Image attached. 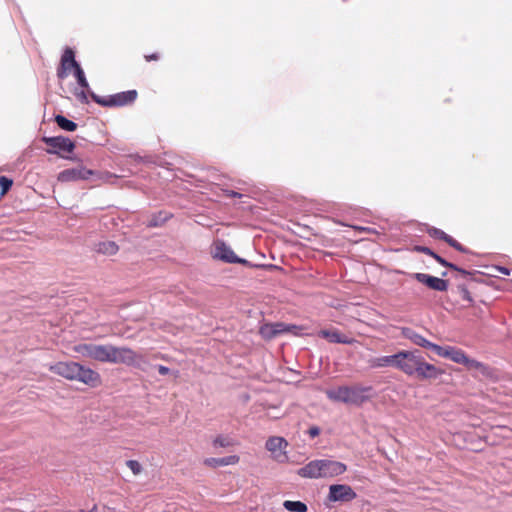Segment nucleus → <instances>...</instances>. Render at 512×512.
<instances>
[{
	"mask_svg": "<svg viewBox=\"0 0 512 512\" xmlns=\"http://www.w3.org/2000/svg\"><path fill=\"white\" fill-rule=\"evenodd\" d=\"M232 445L231 438L225 435H217L212 439V446L214 448H228Z\"/></svg>",
	"mask_w": 512,
	"mask_h": 512,
	"instance_id": "4be33fe9",
	"label": "nucleus"
},
{
	"mask_svg": "<svg viewBox=\"0 0 512 512\" xmlns=\"http://www.w3.org/2000/svg\"><path fill=\"white\" fill-rule=\"evenodd\" d=\"M69 76H72L77 84L82 88H86L88 86L84 73L76 63L74 54L71 50H67L62 56L61 69L59 71V77L62 80Z\"/></svg>",
	"mask_w": 512,
	"mask_h": 512,
	"instance_id": "20e7f679",
	"label": "nucleus"
},
{
	"mask_svg": "<svg viewBox=\"0 0 512 512\" xmlns=\"http://www.w3.org/2000/svg\"><path fill=\"white\" fill-rule=\"evenodd\" d=\"M288 447V441L281 436H270L265 442V449L271 459L279 464H285L290 461Z\"/></svg>",
	"mask_w": 512,
	"mask_h": 512,
	"instance_id": "423d86ee",
	"label": "nucleus"
},
{
	"mask_svg": "<svg viewBox=\"0 0 512 512\" xmlns=\"http://www.w3.org/2000/svg\"><path fill=\"white\" fill-rule=\"evenodd\" d=\"M136 97L137 92L135 90H131L115 94L107 99H102L97 96H94V99L97 103L104 106H123L133 102L136 99Z\"/></svg>",
	"mask_w": 512,
	"mask_h": 512,
	"instance_id": "9b49d317",
	"label": "nucleus"
},
{
	"mask_svg": "<svg viewBox=\"0 0 512 512\" xmlns=\"http://www.w3.org/2000/svg\"><path fill=\"white\" fill-rule=\"evenodd\" d=\"M380 366L396 367L405 374L424 380L436 379L444 371L434 364L428 363L417 351H400L379 360Z\"/></svg>",
	"mask_w": 512,
	"mask_h": 512,
	"instance_id": "f257e3e1",
	"label": "nucleus"
},
{
	"mask_svg": "<svg viewBox=\"0 0 512 512\" xmlns=\"http://www.w3.org/2000/svg\"><path fill=\"white\" fill-rule=\"evenodd\" d=\"M98 251L106 255H114L118 247L114 242L106 241L99 244Z\"/></svg>",
	"mask_w": 512,
	"mask_h": 512,
	"instance_id": "5701e85b",
	"label": "nucleus"
},
{
	"mask_svg": "<svg viewBox=\"0 0 512 512\" xmlns=\"http://www.w3.org/2000/svg\"><path fill=\"white\" fill-rule=\"evenodd\" d=\"M319 335L325 339H327L329 342H335V343H349V339L345 336H342L339 334L336 330H322L320 331Z\"/></svg>",
	"mask_w": 512,
	"mask_h": 512,
	"instance_id": "6ab92c4d",
	"label": "nucleus"
},
{
	"mask_svg": "<svg viewBox=\"0 0 512 512\" xmlns=\"http://www.w3.org/2000/svg\"><path fill=\"white\" fill-rule=\"evenodd\" d=\"M44 142L53 148V150H49L50 153H58L59 151L71 153L75 147L74 143L66 137L44 138Z\"/></svg>",
	"mask_w": 512,
	"mask_h": 512,
	"instance_id": "2eb2a0df",
	"label": "nucleus"
},
{
	"mask_svg": "<svg viewBox=\"0 0 512 512\" xmlns=\"http://www.w3.org/2000/svg\"><path fill=\"white\" fill-rule=\"evenodd\" d=\"M283 506L286 510H288L290 512H306L307 511L306 504L301 501L286 500V501H284Z\"/></svg>",
	"mask_w": 512,
	"mask_h": 512,
	"instance_id": "412c9836",
	"label": "nucleus"
},
{
	"mask_svg": "<svg viewBox=\"0 0 512 512\" xmlns=\"http://www.w3.org/2000/svg\"><path fill=\"white\" fill-rule=\"evenodd\" d=\"M239 461L240 457L238 455H228L224 457H209L204 459L203 463L208 468L217 469L237 465Z\"/></svg>",
	"mask_w": 512,
	"mask_h": 512,
	"instance_id": "4468645a",
	"label": "nucleus"
},
{
	"mask_svg": "<svg viewBox=\"0 0 512 512\" xmlns=\"http://www.w3.org/2000/svg\"><path fill=\"white\" fill-rule=\"evenodd\" d=\"M347 471V466L335 460L321 459V478L337 477Z\"/></svg>",
	"mask_w": 512,
	"mask_h": 512,
	"instance_id": "ddd939ff",
	"label": "nucleus"
},
{
	"mask_svg": "<svg viewBox=\"0 0 512 512\" xmlns=\"http://www.w3.org/2000/svg\"><path fill=\"white\" fill-rule=\"evenodd\" d=\"M326 393L327 396L333 401L356 402L358 400L357 389L347 386L334 387L327 390Z\"/></svg>",
	"mask_w": 512,
	"mask_h": 512,
	"instance_id": "9d476101",
	"label": "nucleus"
},
{
	"mask_svg": "<svg viewBox=\"0 0 512 512\" xmlns=\"http://www.w3.org/2000/svg\"><path fill=\"white\" fill-rule=\"evenodd\" d=\"M12 180L8 179L6 177H0V188H1V195H4L12 186Z\"/></svg>",
	"mask_w": 512,
	"mask_h": 512,
	"instance_id": "a878e982",
	"label": "nucleus"
},
{
	"mask_svg": "<svg viewBox=\"0 0 512 512\" xmlns=\"http://www.w3.org/2000/svg\"><path fill=\"white\" fill-rule=\"evenodd\" d=\"M49 371L69 381H75L79 363L73 361H55L48 366Z\"/></svg>",
	"mask_w": 512,
	"mask_h": 512,
	"instance_id": "0eeeda50",
	"label": "nucleus"
},
{
	"mask_svg": "<svg viewBox=\"0 0 512 512\" xmlns=\"http://www.w3.org/2000/svg\"><path fill=\"white\" fill-rule=\"evenodd\" d=\"M74 351L83 357H87L99 362L126 365H137L140 362L139 355L127 347L79 344L74 347Z\"/></svg>",
	"mask_w": 512,
	"mask_h": 512,
	"instance_id": "f03ea898",
	"label": "nucleus"
},
{
	"mask_svg": "<svg viewBox=\"0 0 512 512\" xmlns=\"http://www.w3.org/2000/svg\"><path fill=\"white\" fill-rule=\"evenodd\" d=\"M93 174L94 172L90 169L85 167H76L60 172L57 176V179L60 182L88 180Z\"/></svg>",
	"mask_w": 512,
	"mask_h": 512,
	"instance_id": "f8f14e48",
	"label": "nucleus"
},
{
	"mask_svg": "<svg viewBox=\"0 0 512 512\" xmlns=\"http://www.w3.org/2000/svg\"><path fill=\"white\" fill-rule=\"evenodd\" d=\"M128 469L134 474V475H138L142 472V466L141 464L136 461V460H129L127 463H126Z\"/></svg>",
	"mask_w": 512,
	"mask_h": 512,
	"instance_id": "393cba45",
	"label": "nucleus"
},
{
	"mask_svg": "<svg viewBox=\"0 0 512 512\" xmlns=\"http://www.w3.org/2000/svg\"><path fill=\"white\" fill-rule=\"evenodd\" d=\"M318 433H319V431H318L317 428L310 429V435L311 436H316V435H318Z\"/></svg>",
	"mask_w": 512,
	"mask_h": 512,
	"instance_id": "cd10ccee",
	"label": "nucleus"
},
{
	"mask_svg": "<svg viewBox=\"0 0 512 512\" xmlns=\"http://www.w3.org/2000/svg\"><path fill=\"white\" fill-rule=\"evenodd\" d=\"M209 254L215 261H220L228 264H247L248 262L239 257L233 248L221 239L212 242L209 248Z\"/></svg>",
	"mask_w": 512,
	"mask_h": 512,
	"instance_id": "7ed1b4c3",
	"label": "nucleus"
},
{
	"mask_svg": "<svg viewBox=\"0 0 512 512\" xmlns=\"http://www.w3.org/2000/svg\"><path fill=\"white\" fill-rule=\"evenodd\" d=\"M286 330L287 328L283 324H266L261 328V333L264 337L271 338Z\"/></svg>",
	"mask_w": 512,
	"mask_h": 512,
	"instance_id": "a211bd4d",
	"label": "nucleus"
},
{
	"mask_svg": "<svg viewBox=\"0 0 512 512\" xmlns=\"http://www.w3.org/2000/svg\"><path fill=\"white\" fill-rule=\"evenodd\" d=\"M354 489L347 484H333L329 486L327 498L331 502H351L356 499Z\"/></svg>",
	"mask_w": 512,
	"mask_h": 512,
	"instance_id": "6e6552de",
	"label": "nucleus"
},
{
	"mask_svg": "<svg viewBox=\"0 0 512 512\" xmlns=\"http://www.w3.org/2000/svg\"><path fill=\"white\" fill-rule=\"evenodd\" d=\"M57 124L63 129V130H66V131H74L76 129V124L68 119H66L65 117L63 116H56L55 118Z\"/></svg>",
	"mask_w": 512,
	"mask_h": 512,
	"instance_id": "b1692460",
	"label": "nucleus"
},
{
	"mask_svg": "<svg viewBox=\"0 0 512 512\" xmlns=\"http://www.w3.org/2000/svg\"><path fill=\"white\" fill-rule=\"evenodd\" d=\"M432 351L439 357L449 359L456 364H460L466 367L477 366L476 361L470 359L463 350L457 347L450 345L441 346L435 344L434 346H432Z\"/></svg>",
	"mask_w": 512,
	"mask_h": 512,
	"instance_id": "39448f33",
	"label": "nucleus"
},
{
	"mask_svg": "<svg viewBox=\"0 0 512 512\" xmlns=\"http://www.w3.org/2000/svg\"><path fill=\"white\" fill-rule=\"evenodd\" d=\"M75 381L91 388H96L102 384V378L97 371L81 364H79V370L77 371Z\"/></svg>",
	"mask_w": 512,
	"mask_h": 512,
	"instance_id": "1a4fd4ad",
	"label": "nucleus"
},
{
	"mask_svg": "<svg viewBox=\"0 0 512 512\" xmlns=\"http://www.w3.org/2000/svg\"><path fill=\"white\" fill-rule=\"evenodd\" d=\"M415 278L417 281L426 284L431 289L437 290V291H445L448 287V284L445 280L430 276L425 273H417L415 274Z\"/></svg>",
	"mask_w": 512,
	"mask_h": 512,
	"instance_id": "dca6fc26",
	"label": "nucleus"
},
{
	"mask_svg": "<svg viewBox=\"0 0 512 512\" xmlns=\"http://www.w3.org/2000/svg\"><path fill=\"white\" fill-rule=\"evenodd\" d=\"M434 257H435L439 262H441L442 264H446V263H445V262H444L440 257L435 256V255H434Z\"/></svg>",
	"mask_w": 512,
	"mask_h": 512,
	"instance_id": "c756f323",
	"label": "nucleus"
},
{
	"mask_svg": "<svg viewBox=\"0 0 512 512\" xmlns=\"http://www.w3.org/2000/svg\"><path fill=\"white\" fill-rule=\"evenodd\" d=\"M405 336L408 339H410L414 344H416L418 346H421V347L428 348L431 351H432V346L435 345V343H432V342L428 341L423 336H421V335H419V334H417L415 332H406Z\"/></svg>",
	"mask_w": 512,
	"mask_h": 512,
	"instance_id": "aec40b11",
	"label": "nucleus"
},
{
	"mask_svg": "<svg viewBox=\"0 0 512 512\" xmlns=\"http://www.w3.org/2000/svg\"><path fill=\"white\" fill-rule=\"evenodd\" d=\"M159 372H160L161 374H166V373L168 372V368L161 366V367L159 368Z\"/></svg>",
	"mask_w": 512,
	"mask_h": 512,
	"instance_id": "c85d7f7f",
	"label": "nucleus"
},
{
	"mask_svg": "<svg viewBox=\"0 0 512 512\" xmlns=\"http://www.w3.org/2000/svg\"><path fill=\"white\" fill-rule=\"evenodd\" d=\"M298 475L303 478H321V460H314L298 470Z\"/></svg>",
	"mask_w": 512,
	"mask_h": 512,
	"instance_id": "f3484780",
	"label": "nucleus"
},
{
	"mask_svg": "<svg viewBox=\"0 0 512 512\" xmlns=\"http://www.w3.org/2000/svg\"><path fill=\"white\" fill-rule=\"evenodd\" d=\"M75 95H76V97H77L80 101H82V102H85V101H86V95H85V92H84L83 90H81V91H76V92H75Z\"/></svg>",
	"mask_w": 512,
	"mask_h": 512,
	"instance_id": "bb28decb",
	"label": "nucleus"
}]
</instances>
